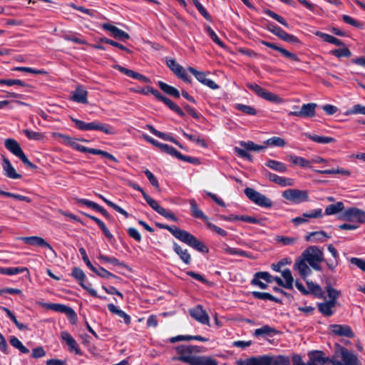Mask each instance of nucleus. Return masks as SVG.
<instances>
[{
    "label": "nucleus",
    "instance_id": "f257e3e1",
    "mask_svg": "<svg viewBox=\"0 0 365 365\" xmlns=\"http://www.w3.org/2000/svg\"><path fill=\"white\" fill-rule=\"evenodd\" d=\"M307 365H358V359L344 347L334 352L331 357L326 356L322 351H311L308 353Z\"/></svg>",
    "mask_w": 365,
    "mask_h": 365
},
{
    "label": "nucleus",
    "instance_id": "f03ea898",
    "mask_svg": "<svg viewBox=\"0 0 365 365\" xmlns=\"http://www.w3.org/2000/svg\"><path fill=\"white\" fill-rule=\"evenodd\" d=\"M156 225L159 228L167 230L178 240L193 249L202 253H207L209 252L208 247L203 242L187 231L181 230L175 225L170 226L162 223H156Z\"/></svg>",
    "mask_w": 365,
    "mask_h": 365
},
{
    "label": "nucleus",
    "instance_id": "7ed1b4c3",
    "mask_svg": "<svg viewBox=\"0 0 365 365\" xmlns=\"http://www.w3.org/2000/svg\"><path fill=\"white\" fill-rule=\"evenodd\" d=\"M71 118L76 128L81 130H98L108 135H113L115 133L113 128L108 124H105L98 120L86 123L73 117Z\"/></svg>",
    "mask_w": 365,
    "mask_h": 365
},
{
    "label": "nucleus",
    "instance_id": "20e7f679",
    "mask_svg": "<svg viewBox=\"0 0 365 365\" xmlns=\"http://www.w3.org/2000/svg\"><path fill=\"white\" fill-rule=\"evenodd\" d=\"M309 264L315 270L321 271L322 267L319 265L320 262L324 260L323 252L316 246H310L307 247L302 255Z\"/></svg>",
    "mask_w": 365,
    "mask_h": 365
},
{
    "label": "nucleus",
    "instance_id": "39448f33",
    "mask_svg": "<svg viewBox=\"0 0 365 365\" xmlns=\"http://www.w3.org/2000/svg\"><path fill=\"white\" fill-rule=\"evenodd\" d=\"M201 347L193 345H180L176 347V351L179 354L178 360L188 363L190 365L193 363L197 356L193 354L199 353Z\"/></svg>",
    "mask_w": 365,
    "mask_h": 365
},
{
    "label": "nucleus",
    "instance_id": "423d86ee",
    "mask_svg": "<svg viewBox=\"0 0 365 365\" xmlns=\"http://www.w3.org/2000/svg\"><path fill=\"white\" fill-rule=\"evenodd\" d=\"M247 87L255 93L259 97L266 101L277 104H279L283 102V99L278 95L263 88L256 83H247Z\"/></svg>",
    "mask_w": 365,
    "mask_h": 365
},
{
    "label": "nucleus",
    "instance_id": "0eeeda50",
    "mask_svg": "<svg viewBox=\"0 0 365 365\" xmlns=\"http://www.w3.org/2000/svg\"><path fill=\"white\" fill-rule=\"evenodd\" d=\"M244 192L246 196L255 204L266 208H269L272 206V202L270 199L255 189L247 187Z\"/></svg>",
    "mask_w": 365,
    "mask_h": 365
},
{
    "label": "nucleus",
    "instance_id": "6e6552de",
    "mask_svg": "<svg viewBox=\"0 0 365 365\" xmlns=\"http://www.w3.org/2000/svg\"><path fill=\"white\" fill-rule=\"evenodd\" d=\"M339 219L365 224V212L355 207H349L344 211Z\"/></svg>",
    "mask_w": 365,
    "mask_h": 365
},
{
    "label": "nucleus",
    "instance_id": "1a4fd4ad",
    "mask_svg": "<svg viewBox=\"0 0 365 365\" xmlns=\"http://www.w3.org/2000/svg\"><path fill=\"white\" fill-rule=\"evenodd\" d=\"M282 197L294 204H299L309 200L308 191L298 189L286 190L282 192Z\"/></svg>",
    "mask_w": 365,
    "mask_h": 365
},
{
    "label": "nucleus",
    "instance_id": "9d476101",
    "mask_svg": "<svg viewBox=\"0 0 365 365\" xmlns=\"http://www.w3.org/2000/svg\"><path fill=\"white\" fill-rule=\"evenodd\" d=\"M41 307L46 309L53 310L56 312L65 314L71 321L72 324L76 322L77 316L75 311L70 307L61 304L56 303H41Z\"/></svg>",
    "mask_w": 365,
    "mask_h": 365
},
{
    "label": "nucleus",
    "instance_id": "9b49d317",
    "mask_svg": "<svg viewBox=\"0 0 365 365\" xmlns=\"http://www.w3.org/2000/svg\"><path fill=\"white\" fill-rule=\"evenodd\" d=\"M71 275L79 282V284L86 290H87L89 294L93 297H98L101 299H106V297H102L98 295L96 291L92 288L88 287L84 284V279L86 278V275L83 270L78 267H74L72 270Z\"/></svg>",
    "mask_w": 365,
    "mask_h": 365
},
{
    "label": "nucleus",
    "instance_id": "f8f14e48",
    "mask_svg": "<svg viewBox=\"0 0 365 365\" xmlns=\"http://www.w3.org/2000/svg\"><path fill=\"white\" fill-rule=\"evenodd\" d=\"M317 104L314 103H309L302 105V108L299 110L290 111L289 115L302 117V118H312L316 114Z\"/></svg>",
    "mask_w": 365,
    "mask_h": 365
},
{
    "label": "nucleus",
    "instance_id": "ddd939ff",
    "mask_svg": "<svg viewBox=\"0 0 365 365\" xmlns=\"http://www.w3.org/2000/svg\"><path fill=\"white\" fill-rule=\"evenodd\" d=\"M189 313L190 315L198 322L202 324L210 325V317L201 305H197L190 309Z\"/></svg>",
    "mask_w": 365,
    "mask_h": 365
},
{
    "label": "nucleus",
    "instance_id": "4468645a",
    "mask_svg": "<svg viewBox=\"0 0 365 365\" xmlns=\"http://www.w3.org/2000/svg\"><path fill=\"white\" fill-rule=\"evenodd\" d=\"M262 173L265 178H268L270 181L274 182L282 187L292 186L294 184V180L292 178H287L274 174L269 170L264 169Z\"/></svg>",
    "mask_w": 365,
    "mask_h": 365
},
{
    "label": "nucleus",
    "instance_id": "2eb2a0df",
    "mask_svg": "<svg viewBox=\"0 0 365 365\" xmlns=\"http://www.w3.org/2000/svg\"><path fill=\"white\" fill-rule=\"evenodd\" d=\"M187 69L196 78V79L202 84L213 90L219 88V86L214 81L206 78L205 73L198 71L191 66L188 67Z\"/></svg>",
    "mask_w": 365,
    "mask_h": 365
},
{
    "label": "nucleus",
    "instance_id": "dca6fc26",
    "mask_svg": "<svg viewBox=\"0 0 365 365\" xmlns=\"http://www.w3.org/2000/svg\"><path fill=\"white\" fill-rule=\"evenodd\" d=\"M101 26L104 30L110 31L111 36L119 41H125L130 38V36L128 33L115 26L104 23Z\"/></svg>",
    "mask_w": 365,
    "mask_h": 365
},
{
    "label": "nucleus",
    "instance_id": "f3484780",
    "mask_svg": "<svg viewBox=\"0 0 365 365\" xmlns=\"http://www.w3.org/2000/svg\"><path fill=\"white\" fill-rule=\"evenodd\" d=\"M21 240L24 242L26 244L30 245H36L41 247H46L50 250L52 252L56 254L54 250L51 247V245L48 243L44 239L38 236H31V237H22Z\"/></svg>",
    "mask_w": 365,
    "mask_h": 365
},
{
    "label": "nucleus",
    "instance_id": "a211bd4d",
    "mask_svg": "<svg viewBox=\"0 0 365 365\" xmlns=\"http://www.w3.org/2000/svg\"><path fill=\"white\" fill-rule=\"evenodd\" d=\"M260 43L262 45H264L269 48H271L279 52L287 58H289L294 61H297V62L300 61L299 57L295 53H293L284 48L278 46L277 45H276L273 43H271V42H269V41H267L264 40L260 41Z\"/></svg>",
    "mask_w": 365,
    "mask_h": 365
},
{
    "label": "nucleus",
    "instance_id": "6ab92c4d",
    "mask_svg": "<svg viewBox=\"0 0 365 365\" xmlns=\"http://www.w3.org/2000/svg\"><path fill=\"white\" fill-rule=\"evenodd\" d=\"M76 150L82 153H88L93 155H102L103 157L106 158L110 160H113L115 163H118V160L115 158V157H114L110 153L102 150L89 148L80 144H78V145H76Z\"/></svg>",
    "mask_w": 365,
    "mask_h": 365
},
{
    "label": "nucleus",
    "instance_id": "aec40b11",
    "mask_svg": "<svg viewBox=\"0 0 365 365\" xmlns=\"http://www.w3.org/2000/svg\"><path fill=\"white\" fill-rule=\"evenodd\" d=\"M331 332L336 336H346L348 338H353L354 334L351 327L345 324H331L330 325Z\"/></svg>",
    "mask_w": 365,
    "mask_h": 365
},
{
    "label": "nucleus",
    "instance_id": "412c9836",
    "mask_svg": "<svg viewBox=\"0 0 365 365\" xmlns=\"http://www.w3.org/2000/svg\"><path fill=\"white\" fill-rule=\"evenodd\" d=\"M256 365H289V359L287 356H277L276 357L265 355V358Z\"/></svg>",
    "mask_w": 365,
    "mask_h": 365
},
{
    "label": "nucleus",
    "instance_id": "4be33fe9",
    "mask_svg": "<svg viewBox=\"0 0 365 365\" xmlns=\"http://www.w3.org/2000/svg\"><path fill=\"white\" fill-rule=\"evenodd\" d=\"M61 339L66 343L71 352H75L76 354L82 355V352L76 341L68 332L62 331L61 333Z\"/></svg>",
    "mask_w": 365,
    "mask_h": 365
},
{
    "label": "nucleus",
    "instance_id": "5701e85b",
    "mask_svg": "<svg viewBox=\"0 0 365 365\" xmlns=\"http://www.w3.org/2000/svg\"><path fill=\"white\" fill-rule=\"evenodd\" d=\"M322 217V210L321 208L315 209L309 213H303L302 216L293 218L292 222L295 225L308 222V218H319Z\"/></svg>",
    "mask_w": 365,
    "mask_h": 365
},
{
    "label": "nucleus",
    "instance_id": "b1692460",
    "mask_svg": "<svg viewBox=\"0 0 365 365\" xmlns=\"http://www.w3.org/2000/svg\"><path fill=\"white\" fill-rule=\"evenodd\" d=\"M2 168L4 174L7 178L11 179H21L22 178L21 175L16 173L10 160L5 157L2 158Z\"/></svg>",
    "mask_w": 365,
    "mask_h": 365
},
{
    "label": "nucleus",
    "instance_id": "393cba45",
    "mask_svg": "<svg viewBox=\"0 0 365 365\" xmlns=\"http://www.w3.org/2000/svg\"><path fill=\"white\" fill-rule=\"evenodd\" d=\"M307 260L302 257L301 259H298L296 260L294 269L297 270L300 274V276L304 279L311 273V269L306 263Z\"/></svg>",
    "mask_w": 365,
    "mask_h": 365
},
{
    "label": "nucleus",
    "instance_id": "a878e982",
    "mask_svg": "<svg viewBox=\"0 0 365 365\" xmlns=\"http://www.w3.org/2000/svg\"><path fill=\"white\" fill-rule=\"evenodd\" d=\"M173 250L185 264H190L191 263V256L187 249H182L177 242H173Z\"/></svg>",
    "mask_w": 365,
    "mask_h": 365
},
{
    "label": "nucleus",
    "instance_id": "bb28decb",
    "mask_svg": "<svg viewBox=\"0 0 365 365\" xmlns=\"http://www.w3.org/2000/svg\"><path fill=\"white\" fill-rule=\"evenodd\" d=\"M4 145L8 150L17 158L24 153L19 143L13 138L6 139Z\"/></svg>",
    "mask_w": 365,
    "mask_h": 365
},
{
    "label": "nucleus",
    "instance_id": "cd10ccee",
    "mask_svg": "<svg viewBox=\"0 0 365 365\" xmlns=\"http://www.w3.org/2000/svg\"><path fill=\"white\" fill-rule=\"evenodd\" d=\"M189 203L190 205V212L191 215L193 217L201 219L205 223H207V217L203 213V212L198 207L197 203L195 199H190L189 200Z\"/></svg>",
    "mask_w": 365,
    "mask_h": 365
},
{
    "label": "nucleus",
    "instance_id": "c85d7f7f",
    "mask_svg": "<svg viewBox=\"0 0 365 365\" xmlns=\"http://www.w3.org/2000/svg\"><path fill=\"white\" fill-rule=\"evenodd\" d=\"M336 306V302L333 301H327L317 304V307L320 313L325 317H331L334 314L333 308Z\"/></svg>",
    "mask_w": 365,
    "mask_h": 365
},
{
    "label": "nucleus",
    "instance_id": "c756f323",
    "mask_svg": "<svg viewBox=\"0 0 365 365\" xmlns=\"http://www.w3.org/2000/svg\"><path fill=\"white\" fill-rule=\"evenodd\" d=\"M158 100L163 102L170 110L178 113L180 117H184L185 115V113L170 98L160 94Z\"/></svg>",
    "mask_w": 365,
    "mask_h": 365
},
{
    "label": "nucleus",
    "instance_id": "7c9ffc66",
    "mask_svg": "<svg viewBox=\"0 0 365 365\" xmlns=\"http://www.w3.org/2000/svg\"><path fill=\"white\" fill-rule=\"evenodd\" d=\"M329 237L330 236H329L324 231H316L310 232L308 235L306 236L305 239L307 241L323 242L326 240V239Z\"/></svg>",
    "mask_w": 365,
    "mask_h": 365
},
{
    "label": "nucleus",
    "instance_id": "2f4dec72",
    "mask_svg": "<svg viewBox=\"0 0 365 365\" xmlns=\"http://www.w3.org/2000/svg\"><path fill=\"white\" fill-rule=\"evenodd\" d=\"M87 96L88 91L78 86L73 93L72 100L77 103H86Z\"/></svg>",
    "mask_w": 365,
    "mask_h": 365
},
{
    "label": "nucleus",
    "instance_id": "473e14b6",
    "mask_svg": "<svg viewBox=\"0 0 365 365\" xmlns=\"http://www.w3.org/2000/svg\"><path fill=\"white\" fill-rule=\"evenodd\" d=\"M158 85L160 87V88L166 94L170 95L176 98H180V92L175 87L171 86L160 81L158 82Z\"/></svg>",
    "mask_w": 365,
    "mask_h": 365
},
{
    "label": "nucleus",
    "instance_id": "72a5a7b5",
    "mask_svg": "<svg viewBox=\"0 0 365 365\" xmlns=\"http://www.w3.org/2000/svg\"><path fill=\"white\" fill-rule=\"evenodd\" d=\"M108 310L111 313L118 315L120 318H123L125 324H126L127 325H129L130 324V316L128 314H127L123 310L118 309L113 304H108Z\"/></svg>",
    "mask_w": 365,
    "mask_h": 365
},
{
    "label": "nucleus",
    "instance_id": "f704fd0d",
    "mask_svg": "<svg viewBox=\"0 0 365 365\" xmlns=\"http://www.w3.org/2000/svg\"><path fill=\"white\" fill-rule=\"evenodd\" d=\"M265 165L268 168L279 173H284L287 171V165L284 163L279 161H277L275 160L269 159L267 161Z\"/></svg>",
    "mask_w": 365,
    "mask_h": 365
},
{
    "label": "nucleus",
    "instance_id": "c9c22d12",
    "mask_svg": "<svg viewBox=\"0 0 365 365\" xmlns=\"http://www.w3.org/2000/svg\"><path fill=\"white\" fill-rule=\"evenodd\" d=\"M307 138L313 140L314 142L321 143V144H328L331 143H334L336 141L335 138L329 136H319L317 135H312L309 133H306L304 134Z\"/></svg>",
    "mask_w": 365,
    "mask_h": 365
},
{
    "label": "nucleus",
    "instance_id": "e433bc0d",
    "mask_svg": "<svg viewBox=\"0 0 365 365\" xmlns=\"http://www.w3.org/2000/svg\"><path fill=\"white\" fill-rule=\"evenodd\" d=\"M83 214L91 220H93L99 226L103 234L108 240H111L113 238V235L110 233V232L108 230V229L107 228V227L106 226L105 223L103 221H101L98 217L91 215L89 214Z\"/></svg>",
    "mask_w": 365,
    "mask_h": 365
},
{
    "label": "nucleus",
    "instance_id": "4c0bfd02",
    "mask_svg": "<svg viewBox=\"0 0 365 365\" xmlns=\"http://www.w3.org/2000/svg\"><path fill=\"white\" fill-rule=\"evenodd\" d=\"M252 295L255 298L258 299L262 300H270L272 302H274L276 303H282V301L279 299L278 298L275 297L274 296L272 295L269 293L267 292H252Z\"/></svg>",
    "mask_w": 365,
    "mask_h": 365
},
{
    "label": "nucleus",
    "instance_id": "58836bf2",
    "mask_svg": "<svg viewBox=\"0 0 365 365\" xmlns=\"http://www.w3.org/2000/svg\"><path fill=\"white\" fill-rule=\"evenodd\" d=\"M344 210V205L342 202H337L335 204L328 205L325 209L326 215H332L339 213Z\"/></svg>",
    "mask_w": 365,
    "mask_h": 365
},
{
    "label": "nucleus",
    "instance_id": "ea45409f",
    "mask_svg": "<svg viewBox=\"0 0 365 365\" xmlns=\"http://www.w3.org/2000/svg\"><path fill=\"white\" fill-rule=\"evenodd\" d=\"M277 333V331L274 328L271 327L269 325H264L261 328L255 329L254 335L255 336H272L276 334Z\"/></svg>",
    "mask_w": 365,
    "mask_h": 365
},
{
    "label": "nucleus",
    "instance_id": "a19ab883",
    "mask_svg": "<svg viewBox=\"0 0 365 365\" xmlns=\"http://www.w3.org/2000/svg\"><path fill=\"white\" fill-rule=\"evenodd\" d=\"M192 365H218L217 361L211 357L197 356Z\"/></svg>",
    "mask_w": 365,
    "mask_h": 365
},
{
    "label": "nucleus",
    "instance_id": "79ce46f5",
    "mask_svg": "<svg viewBox=\"0 0 365 365\" xmlns=\"http://www.w3.org/2000/svg\"><path fill=\"white\" fill-rule=\"evenodd\" d=\"M307 284L309 289L307 290L309 292V294H312L318 298L324 297V292L319 284H314L312 282H307Z\"/></svg>",
    "mask_w": 365,
    "mask_h": 365
},
{
    "label": "nucleus",
    "instance_id": "37998d69",
    "mask_svg": "<svg viewBox=\"0 0 365 365\" xmlns=\"http://www.w3.org/2000/svg\"><path fill=\"white\" fill-rule=\"evenodd\" d=\"M225 252L232 255H237L244 257L251 258L252 255L250 252H245L244 250L230 247L228 245H225L224 248Z\"/></svg>",
    "mask_w": 365,
    "mask_h": 365
},
{
    "label": "nucleus",
    "instance_id": "c03bdc74",
    "mask_svg": "<svg viewBox=\"0 0 365 365\" xmlns=\"http://www.w3.org/2000/svg\"><path fill=\"white\" fill-rule=\"evenodd\" d=\"M182 135L187 138L188 140H190V141H192V142H195L196 143L197 145L203 147V148H206L207 145V143L205 142V140L200 135H197V134H188L187 133H185V131L182 130Z\"/></svg>",
    "mask_w": 365,
    "mask_h": 365
},
{
    "label": "nucleus",
    "instance_id": "a18cd8bd",
    "mask_svg": "<svg viewBox=\"0 0 365 365\" xmlns=\"http://www.w3.org/2000/svg\"><path fill=\"white\" fill-rule=\"evenodd\" d=\"M282 272V276L284 279L285 289H292L294 279L290 269H285Z\"/></svg>",
    "mask_w": 365,
    "mask_h": 365
},
{
    "label": "nucleus",
    "instance_id": "49530a36",
    "mask_svg": "<svg viewBox=\"0 0 365 365\" xmlns=\"http://www.w3.org/2000/svg\"><path fill=\"white\" fill-rule=\"evenodd\" d=\"M289 159L294 165H299L302 168H310L311 162L302 157L289 155Z\"/></svg>",
    "mask_w": 365,
    "mask_h": 365
},
{
    "label": "nucleus",
    "instance_id": "de8ad7c7",
    "mask_svg": "<svg viewBox=\"0 0 365 365\" xmlns=\"http://www.w3.org/2000/svg\"><path fill=\"white\" fill-rule=\"evenodd\" d=\"M160 145V150L163 151L165 153H168L172 156L175 157L178 160L180 158H182V154L178 151L175 148H173L171 145H169L168 144Z\"/></svg>",
    "mask_w": 365,
    "mask_h": 365
},
{
    "label": "nucleus",
    "instance_id": "09e8293b",
    "mask_svg": "<svg viewBox=\"0 0 365 365\" xmlns=\"http://www.w3.org/2000/svg\"><path fill=\"white\" fill-rule=\"evenodd\" d=\"M25 271H28V269L26 267H6L0 269V273L6 275H16Z\"/></svg>",
    "mask_w": 365,
    "mask_h": 365
},
{
    "label": "nucleus",
    "instance_id": "8fccbe9b",
    "mask_svg": "<svg viewBox=\"0 0 365 365\" xmlns=\"http://www.w3.org/2000/svg\"><path fill=\"white\" fill-rule=\"evenodd\" d=\"M264 143L271 147H284L286 145V142L283 138L277 136L267 139Z\"/></svg>",
    "mask_w": 365,
    "mask_h": 365
},
{
    "label": "nucleus",
    "instance_id": "3c124183",
    "mask_svg": "<svg viewBox=\"0 0 365 365\" xmlns=\"http://www.w3.org/2000/svg\"><path fill=\"white\" fill-rule=\"evenodd\" d=\"M235 108L242 112L245 114L250 115H255L257 114V110L255 108L250 106L244 105L241 103H237L235 106Z\"/></svg>",
    "mask_w": 365,
    "mask_h": 365
},
{
    "label": "nucleus",
    "instance_id": "603ef678",
    "mask_svg": "<svg viewBox=\"0 0 365 365\" xmlns=\"http://www.w3.org/2000/svg\"><path fill=\"white\" fill-rule=\"evenodd\" d=\"M240 145L245 148L247 150H252V151H261L263 150H265L267 148V146L265 145H259L253 143L252 141H247V142H243L242 141L240 143Z\"/></svg>",
    "mask_w": 365,
    "mask_h": 365
},
{
    "label": "nucleus",
    "instance_id": "864d4df0",
    "mask_svg": "<svg viewBox=\"0 0 365 365\" xmlns=\"http://www.w3.org/2000/svg\"><path fill=\"white\" fill-rule=\"evenodd\" d=\"M274 240L277 243H280L282 245L285 246V245H294L297 241V238L292 237H287V236H282V235H277L274 237Z\"/></svg>",
    "mask_w": 365,
    "mask_h": 365
},
{
    "label": "nucleus",
    "instance_id": "5fc2aeb1",
    "mask_svg": "<svg viewBox=\"0 0 365 365\" xmlns=\"http://www.w3.org/2000/svg\"><path fill=\"white\" fill-rule=\"evenodd\" d=\"M0 84L12 86L18 85L22 87H30V86L20 79H0Z\"/></svg>",
    "mask_w": 365,
    "mask_h": 365
},
{
    "label": "nucleus",
    "instance_id": "6e6d98bb",
    "mask_svg": "<svg viewBox=\"0 0 365 365\" xmlns=\"http://www.w3.org/2000/svg\"><path fill=\"white\" fill-rule=\"evenodd\" d=\"M166 64L169 68L177 76L184 68L178 64L175 59L170 58L166 60Z\"/></svg>",
    "mask_w": 365,
    "mask_h": 365
},
{
    "label": "nucleus",
    "instance_id": "4d7b16f0",
    "mask_svg": "<svg viewBox=\"0 0 365 365\" xmlns=\"http://www.w3.org/2000/svg\"><path fill=\"white\" fill-rule=\"evenodd\" d=\"M0 195H3L8 197H13L16 200H21V201H25L26 202H31V200L24 195H19V194H14L9 192H6L0 190Z\"/></svg>",
    "mask_w": 365,
    "mask_h": 365
},
{
    "label": "nucleus",
    "instance_id": "13d9d810",
    "mask_svg": "<svg viewBox=\"0 0 365 365\" xmlns=\"http://www.w3.org/2000/svg\"><path fill=\"white\" fill-rule=\"evenodd\" d=\"M264 12L267 14L269 16L272 17L283 26H284L287 28L289 27V24L287 22V21L281 16L278 15L277 14L274 13V11L269 10V9H265Z\"/></svg>",
    "mask_w": 365,
    "mask_h": 365
},
{
    "label": "nucleus",
    "instance_id": "bf43d9fd",
    "mask_svg": "<svg viewBox=\"0 0 365 365\" xmlns=\"http://www.w3.org/2000/svg\"><path fill=\"white\" fill-rule=\"evenodd\" d=\"M92 271L103 278H106V279L110 278V277H112L114 279L118 278L117 276L110 273V272L107 271L106 269H104L103 267H100V266L98 267H94V270H92Z\"/></svg>",
    "mask_w": 365,
    "mask_h": 365
},
{
    "label": "nucleus",
    "instance_id": "052dcab7",
    "mask_svg": "<svg viewBox=\"0 0 365 365\" xmlns=\"http://www.w3.org/2000/svg\"><path fill=\"white\" fill-rule=\"evenodd\" d=\"M12 71L28 72L37 75H45L47 72L44 70L34 69L30 67L18 66L12 69Z\"/></svg>",
    "mask_w": 365,
    "mask_h": 365
},
{
    "label": "nucleus",
    "instance_id": "680f3d73",
    "mask_svg": "<svg viewBox=\"0 0 365 365\" xmlns=\"http://www.w3.org/2000/svg\"><path fill=\"white\" fill-rule=\"evenodd\" d=\"M279 38L286 42H289L295 45L301 43L300 40L297 36L289 34L284 31Z\"/></svg>",
    "mask_w": 365,
    "mask_h": 365
},
{
    "label": "nucleus",
    "instance_id": "e2e57ef3",
    "mask_svg": "<svg viewBox=\"0 0 365 365\" xmlns=\"http://www.w3.org/2000/svg\"><path fill=\"white\" fill-rule=\"evenodd\" d=\"M264 356L257 357H252L246 360H240L237 361V365H256L255 364L260 363L264 359Z\"/></svg>",
    "mask_w": 365,
    "mask_h": 365
},
{
    "label": "nucleus",
    "instance_id": "0e129e2a",
    "mask_svg": "<svg viewBox=\"0 0 365 365\" xmlns=\"http://www.w3.org/2000/svg\"><path fill=\"white\" fill-rule=\"evenodd\" d=\"M331 53L337 58L349 57L351 55L350 50L346 47L333 50Z\"/></svg>",
    "mask_w": 365,
    "mask_h": 365
},
{
    "label": "nucleus",
    "instance_id": "69168bd1",
    "mask_svg": "<svg viewBox=\"0 0 365 365\" xmlns=\"http://www.w3.org/2000/svg\"><path fill=\"white\" fill-rule=\"evenodd\" d=\"M193 4L197 8V11L200 13V14L207 21H211V16L205 7L199 2L198 0H192Z\"/></svg>",
    "mask_w": 365,
    "mask_h": 365
},
{
    "label": "nucleus",
    "instance_id": "338daca9",
    "mask_svg": "<svg viewBox=\"0 0 365 365\" xmlns=\"http://www.w3.org/2000/svg\"><path fill=\"white\" fill-rule=\"evenodd\" d=\"M363 114L365 115V106L361 104H356L351 109H349L346 112V115H354V114Z\"/></svg>",
    "mask_w": 365,
    "mask_h": 365
},
{
    "label": "nucleus",
    "instance_id": "774afa93",
    "mask_svg": "<svg viewBox=\"0 0 365 365\" xmlns=\"http://www.w3.org/2000/svg\"><path fill=\"white\" fill-rule=\"evenodd\" d=\"M143 198L155 211L159 212L162 207L158 205L156 200L150 197L146 192H143Z\"/></svg>",
    "mask_w": 365,
    "mask_h": 365
}]
</instances>
